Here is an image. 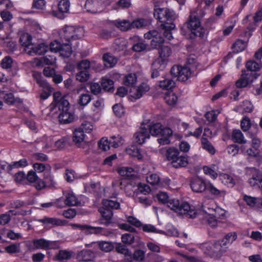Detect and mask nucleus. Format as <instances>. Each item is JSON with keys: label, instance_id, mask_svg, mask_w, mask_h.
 Instances as JSON below:
<instances>
[{"label": "nucleus", "instance_id": "nucleus-1", "mask_svg": "<svg viewBox=\"0 0 262 262\" xmlns=\"http://www.w3.org/2000/svg\"><path fill=\"white\" fill-rule=\"evenodd\" d=\"M158 201L162 204H167V206L179 215H184L189 218H194L196 215V211L193 207H191L187 203L180 204L177 199H169L166 192H159L157 195Z\"/></svg>", "mask_w": 262, "mask_h": 262}, {"label": "nucleus", "instance_id": "nucleus-2", "mask_svg": "<svg viewBox=\"0 0 262 262\" xmlns=\"http://www.w3.org/2000/svg\"><path fill=\"white\" fill-rule=\"evenodd\" d=\"M205 15L204 11L201 9L197 8L191 11L188 21L181 28L182 33L184 35L186 34L185 28H187L195 36L203 37L205 34V30L201 25L200 19Z\"/></svg>", "mask_w": 262, "mask_h": 262}, {"label": "nucleus", "instance_id": "nucleus-3", "mask_svg": "<svg viewBox=\"0 0 262 262\" xmlns=\"http://www.w3.org/2000/svg\"><path fill=\"white\" fill-rule=\"evenodd\" d=\"M149 135L153 136L161 135V137L157 139L159 143L167 145L170 143V138L172 135V130L169 127H163L160 123H154L147 126Z\"/></svg>", "mask_w": 262, "mask_h": 262}, {"label": "nucleus", "instance_id": "nucleus-4", "mask_svg": "<svg viewBox=\"0 0 262 262\" xmlns=\"http://www.w3.org/2000/svg\"><path fill=\"white\" fill-rule=\"evenodd\" d=\"M58 108L59 111L58 119L60 123L67 124L74 121V116L70 110V103L67 100H61L58 103Z\"/></svg>", "mask_w": 262, "mask_h": 262}, {"label": "nucleus", "instance_id": "nucleus-5", "mask_svg": "<svg viewBox=\"0 0 262 262\" xmlns=\"http://www.w3.org/2000/svg\"><path fill=\"white\" fill-rule=\"evenodd\" d=\"M222 248V245L219 241L206 243L201 245V248L204 253L215 259L220 258L224 253L225 250Z\"/></svg>", "mask_w": 262, "mask_h": 262}, {"label": "nucleus", "instance_id": "nucleus-6", "mask_svg": "<svg viewBox=\"0 0 262 262\" xmlns=\"http://www.w3.org/2000/svg\"><path fill=\"white\" fill-rule=\"evenodd\" d=\"M154 16L161 22L162 24H167L172 23L176 19L177 16L174 12L168 8H157L154 11Z\"/></svg>", "mask_w": 262, "mask_h": 262}, {"label": "nucleus", "instance_id": "nucleus-7", "mask_svg": "<svg viewBox=\"0 0 262 262\" xmlns=\"http://www.w3.org/2000/svg\"><path fill=\"white\" fill-rule=\"evenodd\" d=\"M83 30L82 28H75L73 26L66 27L60 33L62 41L70 42L71 40L81 38L83 36Z\"/></svg>", "mask_w": 262, "mask_h": 262}, {"label": "nucleus", "instance_id": "nucleus-8", "mask_svg": "<svg viewBox=\"0 0 262 262\" xmlns=\"http://www.w3.org/2000/svg\"><path fill=\"white\" fill-rule=\"evenodd\" d=\"M171 50L169 47L162 46L159 51V58L153 62L154 67L164 69L166 64V59L171 54Z\"/></svg>", "mask_w": 262, "mask_h": 262}, {"label": "nucleus", "instance_id": "nucleus-9", "mask_svg": "<svg viewBox=\"0 0 262 262\" xmlns=\"http://www.w3.org/2000/svg\"><path fill=\"white\" fill-rule=\"evenodd\" d=\"M34 249H57L59 244L57 241H51L45 238L34 239L32 241Z\"/></svg>", "mask_w": 262, "mask_h": 262}, {"label": "nucleus", "instance_id": "nucleus-10", "mask_svg": "<svg viewBox=\"0 0 262 262\" xmlns=\"http://www.w3.org/2000/svg\"><path fill=\"white\" fill-rule=\"evenodd\" d=\"M172 75L177 77L179 81H185L190 77L191 72L190 68L187 67L174 66L170 70Z\"/></svg>", "mask_w": 262, "mask_h": 262}, {"label": "nucleus", "instance_id": "nucleus-11", "mask_svg": "<svg viewBox=\"0 0 262 262\" xmlns=\"http://www.w3.org/2000/svg\"><path fill=\"white\" fill-rule=\"evenodd\" d=\"M200 177H194L190 181L191 190L195 193H203L207 190L208 182Z\"/></svg>", "mask_w": 262, "mask_h": 262}, {"label": "nucleus", "instance_id": "nucleus-12", "mask_svg": "<svg viewBox=\"0 0 262 262\" xmlns=\"http://www.w3.org/2000/svg\"><path fill=\"white\" fill-rule=\"evenodd\" d=\"M144 37L146 39H151L150 43L154 48L160 49L161 48L164 42V39L160 36L159 32L156 30H152L144 34Z\"/></svg>", "mask_w": 262, "mask_h": 262}, {"label": "nucleus", "instance_id": "nucleus-13", "mask_svg": "<svg viewBox=\"0 0 262 262\" xmlns=\"http://www.w3.org/2000/svg\"><path fill=\"white\" fill-rule=\"evenodd\" d=\"M149 90V85L145 83H142L138 87H136L134 85L130 88L129 92V96L130 98H132L135 100L138 99Z\"/></svg>", "mask_w": 262, "mask_h": 262}, {"label": "nucleus", "instance_id": "nucleus-14", "mask_svg": "<svg viewBox=\"0 0 262 262\" xmlns=\"http://www.w3.org/2000/svg\"><path fill=\"white\" fill-rule=\"evenodd\" d=\"M256 78L255 73L249 72L245 74L243 73L242 77L236 81V85L239 88H245L251 83L253 81L254 79Z\"/></svg>", "mask_w": 262, "mask_h": 262}, {"label": "nucleus", "instance_id": "nucleus-15", "mask_svg": "<svg viewBox=\"0 0 262 262\" xmlns=\"http://www.w3.org/2000/svg\"><path fill=\"white\" fill-rule=\"evenodd\" d=\"M37 221L46 226H63L67 223V221L66 220L47 216H45L42 219H38Z\"/></svg>", "mask_w": 262, "mask_h": 262}, {"label": "nucleus", "instance_id": "nucleus-16", "mask_svg": "<svg viewBox=\"0 0 262 262\" xmlns=\"http://www.w3.org/2000/svg\"><path fill=\"white\" fill-rule=\"evenodd\" d=\"M134 137L136 142L139 144H143L146 139L150 137L148 129L145 127H141L139 130L135 134Z\"/></svg>", "mask_w": 262, "mask_h": 262}, {"label": "nucleus", "instance_id": "nucleus-17", "mask_svg": "<svg viewBox=\"0 0 262 262\" xmlns=\"http://www.w3.org/2000/svg\"><path fill=\"white\" fill-rule=\"evenodd\" d=\"M244 199L248 205L255 207L259 210H262V199L255 198L249 195H245Z\"/></svg>", "mask_w": 262, "mask_h": 262}, {"label": "nucleus", "instance_id": "nucleus-18", "mask_svg": "<svg viewBox=\"0 0 262 262\" xmlns=\"http://www.w3.org/2000/svg\"><path fill=\"white\" fill-rule=\"evenodd\" d=\"M91 245L94 248H98L100 250L105 252H110L114 248L113 243L111 242L99 241L92 243Z\"/></svg>", "mask_w": 262, "mask_h": 262}, {"label": "nucleus", "instance_id": "nucleus-19", "mask_svg": "<svg viewBox=\"0 0 262 262\" xmlns=\"http://www.w3.org/2000/svg\"><path fill=\"white\" fill-rule=\"evenodd\" d=\"M95 257L94 253L90 250L83 249L78 253L77 258L78 260L82 261H90Z\"/></svg>", "mask_w": 262, "mask_h": 262}, {"label": "nucleus", "instance_id": "nucleus-20", "mask_svg": "<svg viewBox=\"0 0 262 262\" xmlns=\"http://www.w3.org/2000/svg\"><path fill=\"white\" fill-rule=\"evenodd\" d=\"M101 214L102 219L99 220L100 224L108 225L110 224L113 216L112 211L110 209H105L104 207H101L99 209Z\"/></svg>", "mask_w": 262, "mask_h": 262}, {"label": "nucleus", "instance_id": "nucleus-21", "mask_svg": "<svg viewBox=\"0 0 262 262\" xmlns=\"http://www.w3.org/2000/svg\"><path fill=\"white\" fill-rule=\"evenodd\" d=\"M100 3L99 0H87L85 4L86 11L92 13H97L100 12Z\"/></svg>", "mask_w": 262, "mask_h": 262}, {"label": "nucleus", "instance_id": "nucleus-22", "mask_svg": "<svg viewBox=\"0 0 262 262\" xmlns=\"http://www.w3.org/2000/svg\"><path fill=\"white\" fill-rule=\"evenodd\" d=\"M48 49V47L45 43H40L37 45H32L30 50H28L27 53L30 55L33 54L41 55L45 53Z\"/></svg>", "mask_w": 262, "mask_h": 262}, {"label": "nucleus", "instance_id": "nucleus-23", "mask_svg": "<svg viewBox=\"0 0 262 262\" xmlns=\"http://www.w3.org/2000/svg\"><path fill=\"white\" fill-rule=\"evenodd\" d=\"M59 12L57 16L60 19L64 17V14L69 12L70 8V2L68 0H61L58 3Z\"/></svg>", "mask_w": 262, "mask_h": 262}, {"label": "nucleus", "instance_id": "nucleus-24", "mask_svg": "<svg viewBox=\"0 0 262 262\" xmlns=\"http://www.w3.org/2000/svg\"><path fill=\"white\" fill-rule=\"evenodd\" d=\"M63 200L64 204L69 206H78L80 204L76 195L73 192H67L65 193L64 198Z\"/></svg>", "mask_w": 262, "mask_h": 262}, {"label": "nucleus", "instance_id": "nucleus-25", "mask_svg": "<svg viewBox=\"0 0 262 262\" xmlns=\"http://www.w3.org/2000/svg\"><path fill=\"white\" fill-rule=\"evenodd\" d=\"M203 222L207 223L210 227H215L217 226L218 220L212 216L211 212H208L205 208L204 209Z\"/></svg>", "mask_w": 262, "mask_h": 262}, {"label": "nucleus", "instance_id": "nucleus-26", "mask_svg": "<svg viewBox=\"0 0 262 262\" xmlns=\"http://www.w3.org/2000/svg\"><path fill=\"white\" fill-rule=\"evenodd\" d=\"M231 139L234 143H237L241 145L246 144L247 142L243 134L239 129L233 130L231 134Z\"/></svg>", "mask_w": 262, "mask_h": 262}, {"label": "nucleus", "instance_id": "nucleus-27", "mask_svg": "<svg viewBox=\"0 0 262 262\" xmlns=\"http://www.w3.org/2000/svg\"><path fill=\"white\" fill-rule=\"evenodd\" d=\"M188 163V157L183 154H181L180 153L178 156V158L175 159L172 166L176 168H179L186 167Z\"/></svg>", "mask_w": 262, "mask_h": 262}, {"label": "nucleus", "instance_id": "nucleus-28", "mask_svg": "<svg viewBox=\"0 0 262 262\" xmlns=\"http://www.w3.org/2000/svg\"><path fill=\"white\" fill-rule=\"evenodd\" d=\"M207 189L209 192L216 198L224 197L226 195V191L223 189H218L210 181H208Z\"/></svg>", "mask_w": 262, "mask_h": 262}, {"label": "nucleus", "instance_id": "nucleus-29", "mask_svg": "<svg viewBox=\"0 0 262 262\" xmlns=\"http://www.w3.org/2000/svg\"><path fill=\"white\" fill-rule=\"evenodd\" d=\"M31 36L28 33H24L20 37L19 42L21 45L25 47L24 50L27 53L33 45L31 43Z\"/></svg>", "mask_w": 262, "mask_h": 262}, {"label": "nucleus", "instance_id": "nucleus-30", "mask_svg": "<svg viewBox=\"0 0 262 262\" xmlns=\"http://www.w3.org/2000/svg\"><path fill=\"white\" fill-rule=\"evenodd\" d=\"M72 226L82 231H88L90 233L98 234L101 233L102 230V228L101 227H94L85 225L73 224Z\"/></svg>", "mask_w": 262, "mask_h": 262}, {"label": "nucleus", "instance_id": "nucleus-31", "mask_svg": "<svg viewBox=\"0 0 262 262\" xmlns=\"http://www.w3.org/2000/svg\"><path fill=\"white\" fill-rule=\"evenodd\" d=\"M167 24H161V27L163 30V35L168 40H170L173 37L171 33V30L175 28V25L173 23H169Z\"/></svg>", "mask_w": 262, "mask_h": 262}, {"label": "nucleus", "instance_id": "nucleus-32", "mask_svg": "<svg viewBox=\"0 0 262 262\" xmlns=\"http://www.w3.org/2000/svg\"><path fill=\"white\" fill-rule=\"evenodd\" d=\"M180 154V152L179 149L174 147H170L167 149L165 156L167 160L170 161L172 165Z\"/></svg>", "mask_w": 262, "mask_h": 262}, {"label": "nucleus", "instance_id": "nucleus-33", "mask_svg": "<svg viewBox=\"0 0 262 262\" xmlns=\"http://www.w3.org/2000/svg\"><path fill=\"white\" fill-rule=\"evenodd\" d=\"M241 152L244 155L250 157H256L259 154L258 150L252 146L248 147L246 144L241 145L240 146Z\"/></svg>", "mask_w": 262, "mask_h": 262}, {"label": "nucleus", "instance_id": "nucleus-34", "mask_svg": "<svg viewBox=\"0 0 262 262\" xmlns=\"http://www.w3.org/2000/svg\"><path fill=\"white\" fill-rule=\"evenodd\" d=\"M56 58L54 55H48L46 56L41 57L38 60L37 65H53L55 63Z\"/></svg>", "mask_w": 262, "mask_h": 262}, {"label": "nucleus", "instance_id": "nucleus-35", "mask_svg": "<svg viewBox=\"0 0 262 262\" xmlns=\"http://www.w3.org/2000/svg\"><path fill=\"white\" fill-rule=\"evenodd\" d=\"M146 180L148 183L156 186L157 187L164 186L163 182L161 181L159 176L156 173H152L147 177Z\"/></svg>", "mask_w": 262, "mask_h": 262}, {"label": "nucleus", "instance_id": "nucleus-36", "mask_svg": "<svg viewBox=\"0 0 262 262\" xmlns=\"http://www.w3.org/2000/svg\"><path fill=\"white\" fill-rule=\"evenodd\" d=\"M72 255V252L66 250H59L56 254L54 259L61 262H64L69 259Z\"/></svg>", "mask_w": 262, "mask_h": 262}, {"label": "nucleus", "instance_id": "nucleus-37", "mask_svg": "<svg viewBox=\"0 0 262 262\" xmlns=\"http://www.w3.org/2000/svg\"><path fill=\"white\" fill-rule=\"evenodd\" d=\"M220 180L228 187H233L235 182L234 179L230 175L226 173H222L219 175Z\"/></svg>", "mask_w": 262, "mask_h": 262}, {"label": "nucleus", "instance_id": "nucleus-38", "mask_svg": "<svg viewBox=\"0 0 262 262\" xmlns=\"http://www.w3.org/2000/svg\"><path fill=\"white\" fill-rule=\"evenodd\" d=\"M62 42V44L61 45L60 54L64 57H69L72 52L71 45L68 42Z\"/></svg>", "mask_w": 262, "mask_h": 262}, {"label": "nucleus", "instance_id": "nucleus-39", "mask_svg": "<svg viewBox=\"0 0 262 262\" xmlns=\"http://www.w3.org/2000/svg\"><path fill=\"white\" fill-rule=\"evenodd\" d=\"M113 24L122 31H126L130 29V23L126 20H116L113 22Z\"/></svg>", "mask_w": 262, "mask_h": 262}, {"label": "nucleus", "instance_id": "nucleus-40", "mask_svg": "<svg viewBox=\"0 0 262 262\" xmlns=\"http://www.w3.org/2000/svg\"><path fill=\"white\" fill-rule=\"evenodd\" d=\"M116 250L118 253L124 254L128 261L131 262L132 261L131 253L126 248L125 246L119 243L116 246Z\"/></svg>", "mask_w": 262, "mask_h": 262}, {"label": "nucleus", "instance_id": "nucleus-41", "mask_svg": "<svg viewBox=\"0 0 262 262\" xmlns=\"http://www.w3.org/2000/svg\"><path fill=\"white\" fill-rule=\"evenodd\" d=\"M101 86L102 89L107 92L114 91V81L111 79L104 77L101 79Z\"/></svg>", "mask_w": 262, "mask_h": 262}, {"label": "nucleus", "instance_id": "nucleus-42", "mask_svg": "<svg viewBox=\"0 0 262 262\" xmlns=\"http://www.w3.org/2000/svg\"><path fill=\"white\" fill-rule=\"evenodd\" d=\"M84 132L80 128L76 129L73 133V140L76 144L78 145L84 141Z\"/></svg>", "mask_w": 262, "mask_h": 262}, {"label": "nucleus", "instance_id": "nucleus-43", "mask_svg": "<svg viewBox=\"0 0 262 262\" xmlns=\"http://www.w3.org/2000/svg\"><path fill=\"white\" fill-rule=\"evenodd\" d=\"M103 59L105 63V66L108 68L114 67L117 62V58L109 53L104 54L103 56Z\"/></svg>", "mask_w": 262, "mask_h": 262}, {"label": "nucleus", "instance_id": "nucleus-44", "mask_svg": "<svg viewBox=\"0 0 262 262\" xmlns=\"http://www.w3.org/2000/svg\"><path fill=\"white\" fill-rule=\"evenodd\" d=\"M0 98L4 99L5 102L12 104L16 100L11 93H7L5 91L0 90Z\"/></svg>", "mask_w": 262, "mask_h": 262}, {"label": "nucleus", "instance_id": "nucleus-45", "mask_svg": "<svg viewBox=\"0 0 262 262\" xmlns=\"http://www.w3.org/2000/svg\"><path fill=\"white\" fill-rule=\"evenodd\" d=\"M159 86L163 89L170 90L175 86V82L170 78H163L159 81Z\"/></svg>", "mask_w": 262, "mask_h": 262}, {"label": "nucleus", "instance_id": "nucleus-46", "mask_svg": "<svg viewBox=\"0 0 262 262\" xmlns=\"http://www.w3.org/2000/svg\"><path fill=\"white\" fill-rule=\"evenodd\" d=\"M202 147L208 151L211 155H213L215 152V149L212 145V144L208 141V140L205 138L202 137L201 139Z\"/></svg>", "mask_w": 262, "mask_h": 262}, {"label": "nucleus", "instance_id": "nucleus-47", "mask_svg": "<svg viewBox=\"0 0 262 262\" xmlns=\"http://www.w3.org/2000/svg\"><path fill=\"white\" fill-rule=\"evenodd\" d=\"M137 81V76L135 74H127L124 78V84L125 85L133 87L136 84Z\"/></svg>", "mask_w": 262, "mask_h": 262}, {"label": "nucleus", "instance_id": "nucleus-48", "mask_svg": "<svg viewBox=\"0 0 262 262\" xmlns=\"http://www.w3.org/2000/svg\"><path fill=\"white\" fill-rule=\"evenodd\" d=\"M119 174L122 177L130 178L134 175V170L130 167H122L118 170Z\"/></svg>", "mask_w": 262, "mask_h": 262}, {"label": "nucleus", "instance_id": "nucleus-49", "mask_svg": "<svg viewBox=\"0 0 262 262\" xmlns=\"http://www.w3.org/2000/svg\"><path fill=\"white\" fill-rule=\"evenodd\" d=\"M237 237V235L235 232H230L227 234L222 241V245L227 246L231 244Z\"/></svg>", "mask_w": 262, "mask_h": 262}, {"label": "nucleus", "instance_id": "nucleus-50", "mask_svg": "<svg viewBox=\"0 0 262 262\" xmlns=\"http://www.w3.org/2000/svg\"><path fill=\"white\" fill-rule=\"evenodd\" d=\"M120 207V204L115 201L110 200H105L103 201V207L105 209H110L112 210L113 209H117Z\"/></svg>", "mask_w": 262, "mask_h": 262}, {"label": "nucleus", "instance_id": "nucleus-51", "mask_svg": "<svg viewBox=\"0 0 262 262\" xmlns=\"http://www.w3.org/2000/svg\"><path fill=\"white\" fill-rule=\"evenodd\" d=\"M164 98L165 102L170 105L175 104L178 100L177 96L172 92H167Z\"/></svg>", "mask_w": 262, "mask_h": 262}, {"label": "nucleus", "instance_id": "nucleus-52", "mask_svg": "<svg viewBox=\"0 0 262 262\" xmlns=\"http://www.w3.org/2000/svg\"><path fill=\"white\" fill-rule=\"evenodd\" d=\"M247 43L243 40H237L232 46V49L234 52L238 53L243 51L246 47Z\"/></svg>", "mask_w": 262, "mask_h": 262}, {"label": "nucleus", "instance_id": "nucleus-53", "mask_svg": "<svg viewBox=\"0 0 262 262\" xmlns=\"http://www.w3.org/2000/svg\"><path fill=\"white\" fill-rule=\"evenodd\" d=\"M89 71L78 70L76 74V79L80 82H85L90 78Z\"/></svg>", "mask_w": 262, "mask_h": 262}, {"label": "nucleus", "instance_id": "nucleus-54", "mask_svg": "<svg viewBox=\"0 0 262 262\" xmlns=\"http://www.w3.org/2000/svg\"><path fill=\"white\" fill-rule=\"evenodd\" d=\"M47 187H53L55 185L56 183L53 178L51 176L50 172L47 170L44 173V181Z\"/></svg>", "mask_w": 262, "mask_h": 262}, {"label": "nucleus", "instance_id": "nucleus-55", "mask_svg": "<svg viewBox=\"0 0 262 262\" xmlns=\"http://www.w3.org/2000/svg\"><path fill=\"white\" fill-rule=\"evenodd\" d=\"M147 21L143 18H139L134 20L130 23V29H139L146 26Z\"/></svg>", "mask_w": 262, "mask_h": 262}, {"label": "nucleus", "instance_id": "nucleus-56", "mask_svg": "<svg viewBox=\"0 0 262 262\" xmlns=\"http://www.w3.org/2000/svg\"><path fill=\"white\" fill-rule=\"evenodd\" d=\"M91 96L88 94H81L78 99V103L81 106H86L91 100Z\"/></svg>", "mask_w": 262, "mask_h": 262}, {"label": "nucleus", "instance_id": "nucleus-57", "mask_svg": "<svg viewBox=\"0 0 262 262\" xmlns=\"http://www.w3.org/2000/svg\"><path fill=\"white\" fill-rule=\"evenodd\" d=\"M43 89L42 92L40 95V97L42 100L47 99L52 93L53 89L50 86L49 84H47V86H41Z\"/></svg>", "mask_w": 262, "mask_h": 262}, {"label": "nucleus", "instance_id": "nucleus-58", "mask_svg": "<svg viewBox=\"0 0 262 262\" xmlns=\"http://www.w3.org/2000/svg\"><path fill=\"white\" fill-rule=\"evenodd\" d=\"M246 67L250 71V73H252L253 71L255 72L259 70L261 68V64L254 60H250L247 62Z\"/></svg>", "mask_w": 262, "mask_h": 262}, {"label": "nucleus", "instance_id": "nucleus-59", "mask_svg": "<svg viewBox=\"0 0 262 262\" xmlns=\"http://www.w3.org/2000/svg\"><path fill=\"white\" fill-rule=\"evenodd\" d=\"M13 63V59L10 56H7L3 59L1 64L3 69H9L12 67Z\"/></svg>", "mask_w": 262, "mask_h": 262}, {"label": "nucleus", "instance_id": "nucleus-60", "mask_svg": "<svg viewBox=\"0 0 262 262\" xmlns=\"http://www.w3.org/2000/svg\"><path fill=\"white\" fill-rule=\"evenodd\" d=\"M42 143L44 144L43 148L45 149H49L51 148L53 146L54 140L53 137L51 136H44L42 139Z\"/></svg>", "mask_w": 262, "mask_h": 262}, {"label": "nucleus", "instance_id": "nucleus-61", "mask_svg": "<svg viewBox=\"0 0 262 262\" xmlns=\"http://www.w3.org/2000/svg\"><path fill=\"white\" fill-rule=\"evenodd\" d=\"M33 168L36 172H41L43 171H46L47 170L50 171L51 167L48 165H45L42 163H36L33 164Z\"/></svg>", "mask_w": 262, "mask_h": 262}, {"label": "nucleus", "instance_id": "nucleus-62", "mask_svg": "<svg viewBox=\"0 0 262 262\" xmlns=\"http://www.w3.org/2000/svg\"><path fill=\"white\" fill-rule=\"evenodd\" d=\"M110 142L111 145L114 148H117L123 144L122 138L119 136H112Z\"/></svg>", "mask_w": 262, "mask_h": 262}, {"label": "nucleus", "instance_id": "nucleus-63", "mask_svg": "<svg viewBox=\"0 0 262 262\" xmlns=\"http://www.w3.org/2000/svg\"><path fill=\"white\" fill-rule=\"evenodd\" d=\"M135 237L132 233H125L122 235V242L127 245H131L134 242Z\"/></svg>", "mask_w": 262, "mask_h": 262}, {"label": "nucleus", "instance_id": "nucleus-64", "mask_svg": "<svg viewBox=\"0 0 262 262\" xmlns=\"http://www.w3.org/2000/svg\"><path fill=\"white\" fill-rule=\"evenodd\" d=\"M227 149L228 153L232 156L237 155L239 151H241L240 146L235 144L229 145L228 146Z\"/></svg>", "mask_w": 262, "mask_h": 262}]
</instances>
